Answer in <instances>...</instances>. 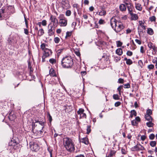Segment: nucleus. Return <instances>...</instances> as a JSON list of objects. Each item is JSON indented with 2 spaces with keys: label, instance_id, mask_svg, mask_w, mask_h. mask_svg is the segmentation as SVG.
<instances>
[{
  "label": "nucleus",
  "instance_id": "f257e3e1",
  "mask_svg": "<svg viewBox=\"0 0 157 157\" xmlns=\"http://www.w3.org/2000/svg\"><path fill=\"white\" fill-rule=\"evenodd\" d=\"M36 123L37 124H34V126H33L32 131L34 135H40L44 132V122L39 121L36 122Z\"/></svg>",
  "mask_w": 157,
  "mask_h": 157
},
{
  "label": "nucleus",
  "instance_id": "f03ea898",
  "mask_svg": "<svg viewBox=\"0 0 157 157\" xmlns=\"http://www.w3.org/2000/svg\"><path fill=\"white\" fill-rule=\"evenodd\" d=\"M110 24L112 27L117 33L120 32L124 28L122 23L117 21L113 17L111 19Z\"/></svg>",
  "mask_w": 157,
  "mask_h": 157
},
{
  "label": "nucleus",
  "instance_id": "7ed1b4c3",
  "mask_svg": "<svg viewBox=\"0 0 157 157\" xmlns=\"http://www.w3.org/2000/svg\"><path fill=\"white\" fill-rule=\"evenodd\" d=\"M63 145L66 150L72 152L75 150V144L72 140L68 137H66L63 140Z\"/></svg>",
  "mask_w": 157,
  "mask_h": 157
},
{
  "label": "nucleus",
  "instance_id": "20e7f679",
  "mask_svg": "<svg viewBox=\"0 0 157 157\" xmlns=\"http://www.w3.org/2000/svg\"><path fill=\"white\" fill-rule=\"evenodd\" d=\"M73 64V59L71 56H66L62 59L61 65L63 68H71Z\"/></svg>",
  "mask_w": 157,
  "mask_h": 157
},
{
  "label": "nucleus",
  "instance_id": "39448f33",
  "mask_svg": "<svg viewBox=\"0 0 157 157\" xmlns=\"http://www.w3.org/2000/svg\"><path fill=\"white\" fill-rule=\"evenodd\" d=\"M57 26L52 25L51 24H49L48 26V35L52 36L54 35L55 28Z\"/></svg>",
  "mask_w": 157,
  "mask_h": 157
},
{
  "label": "nucleus",
  "instance_id": "423d86ee",
  "mask_svg": "<svg viewBox=\"0 0 157 157\" xmlns=\"http://www.w3.org/2000/svg\"><path fill=\"white\" fill-rule=\"evenodd\" d=\"M50 20L51 21V22L49 24H51L52 25L57 26L58 24V20L55 16L51 15Z\"/></svg>",
  "mask_w": 157,
  "mask_h": 157
},
{
  "label": "nucleus",
  "instance_id": "0eeeda50",
  "mask_svg": "<svg viewBox=\"0 0 157 157\" xmlns=\"http://www.w3.org/2000/svg\"><path fill=\"white\" fill-rule=\"evenodd\" d=\"M59 24L60 26L65 27L67 24V20L65 17L60 19Z\"/></svg>",
  "mask_w": 157,
  "mask_h": 157
},
{
  "label": "nucleus",
  "instance_id": "6e6552de",
  "mask_svg": "<svg viewBox=\"0 0 157 157\" xmlns=\"http://www.w3.org/2000/svg\"><path fill=\"white\" fill-rule=\"evenodd\" d=\"M44 52L43 56L45 57L49 56L50 55H52V51L48 48L46 49L44 51Z\"/></svg>",
  "mask_w": 157,
  "mask_h": 157
},
{
  "label": "nucleus",
  "instance_id": "1a4fd4ad",
  "mask_svg": "<svg viewBox=\"0 0 157 157\" xmlns=\"http://www.w3.org/2000/svg\"><path fill=\"white\" fill-rule=\"evenodd\" d=\"M31 149L33 151H37L39 149V147L38 145L35 143L32 144L30 145Z\"/></svg>",
  "mask_w": 157,
  "mask_h": 157
},
{
  "label": "nucleus",
  "instance_id": "9d476101",
  "mask_svg": "<svg viewBox=\"0 0 157 157\" xmlns=\"http://www.w3.org/2000/svg\"><path fill=\"white\" fill-rule=\"evenodd\" d=\"M2 16L5 18H7L9 17L6 14V12L5 9H1L0 12V19L1 20L2 19Z\"/></svg>",
  "mask_w": 157,
  "mask_h": 157
},
{
  "label": "nucleus",
  "instance_id": "9b49d317",
  "mask_svg": "<svg viewBox=\"0 0 157 157\" xmlns=\"http://www.w3.org/2000/svg\"><path fill=\"white\" fill-rule=\"evenodd\" d=\"M129 13L131 15V18L132 20H136L138 19V17L136 14L133 13L132 12Z\"/></svg>",
  "mask_w": 157,
  "mask_h": 157
},
{
  "label": "nucleus",
  "instance_id": "f8f14e48",
  "mask_svg": "<svg viewBox=\"0 0 157 157\" xmlns=\"http://www.w3.org/2000/svg\"><path fill=\"white\" fill-rule=\"evenodd\" d=\"M119 8L120 10L122 11H125L126 10V7L124 4H121Z\"/></svg>",
  "mask_w": 157,
  "mask_h": 157
},
{
  "label": "nucleus",
  "instance_id": "ddd939ff",
  "mask_svg": "<svg viewBox=\"0 0 157 157\" xmlns=\"http://www.w3.org/2000/svg\"><path fill=\"white\" fill-rule=\"evenodd\" d=\"M13 149V145H9L7 147V150L8 152L10 153L12 152Z\"/></svg>",
  "mask_w": 157,
  "mask_h": 157
},
{
  "label": "nucleus",
  "instance_id": "4468645a",
  "mask_svg": "<svg viewBox=\"0 0 157 157\" xmlns=\"http://www.w3.org/2000/svg\"><path fill=\"white\" fill-rule=\"evenodd\" d=\"M49 74L51 76H56V75L55 70L53 69L52 68L50 70Z\"/></svg>",
  "mask_w": 157,
  "mask_h": 157
},
{
  "label": "nucleus",
  "instance_id": "2eb2a0df",
  "mask_svg": "<svg viewBox=\"0 0 157 157\" xmlns=\"http://www.w3.org/2000/svg\"><path fill=\"white\" fill-rule=\"evenodd\" d=\"M116 53L119 56H121L123 53L122 50L121 48H119L116 51Z\"/></svg>",
  "mask_w": 157,
  "mask_h": 157
},
{
  "label": "nucleus",
  "instance_id": "dca6fc26",
  "mask_svg": "<svg viewBox=\"0 0 157 157\" xmlns=\"http://www.w3.org/2000/svg\"><path fill=\"white\" fill-rule=\"evenodd\" d=\"M126 7L127 8L129 13H131L132 12L133 9V7L132 4H131L127 6Z\"/></svg>",
  "mask_w": 157,
  "mask_h": 157
},
{
  "label": "nucleus",
  "instance_id": "f3484780",
  "mask_svg": "<svg viewBox=\"0 0 157 157\" xmlns=\"http://www.w3.org/2000/svg\"><path fill=\"white\" fill-rule=\"evenodd\" d=\"M9 120L10 121L13 120L16 118V117L15 115L12 114V113H10L9 114L8 116Z\"/></svg>",
  "mask_w": 157,
  "mask_h": 157
},
{
  "label": "nucleus",
  "instance_id": "a211bd4d",
  "mask_svg": "<svg viewBox=\"0 0 157 157\" xmlns=\"http://www.w3.org/2000/svg\"><path fill=\"white\" fill-rule=\"evenodd\" d=\"M116 152V151L114 150H111L110 152L108 155H106V157H112L113 155L115 154Z\"/></svg>",
  "mask_w": 157,
  "mask_h": 157
},
{
  "label": "nucleus",
  "instance_id": "6ab92c4d",
  "mask_svg": "<svg viewBox=\"0 0 157 157\" xmlns=\"http://www.w3.org/2000/svg\"><path fill=\"white\" fill-rule=\"evenodd\" d=\"M48 47L47 45L45 43H42L40 45L41 48L43 51H44L46 49H47V47Z\"/></svg>",
  "mask_w": 157,
  "mask_h": 157
},
{
  "label": "nucleus",
  "instance_id": "aec40b11",
  "mask_svg": "<svg viewBox=\"0 0 157 157\" xmlns=\"http://www.w3.org/2000/svg\"><path fill=\"white\" fill-rule=\"evenodd\" d=\"M145 117L146 119L149 121H152V119L150 115L146 114L145 116Z\"/></svg>",
  "mask_w": 157,
  "mask_h": 157
},
{
  "label": "nucleus",
  "instance_id": "412c9836",
  "mask_svg": "<svg viewBox=\"0 0 157 157\" xmlns=\"http://www.w3.org/2000/svg\"><path fill=\"white\" fill-rule=\"evenodd\" d=\"M106 14V12L104 9H102L99 12L98 14L101 16H105Z\"/></svg>",
  "mask_w": 157,
  "mask_h": 157
},
{
  "label": "nucleus",
  "instance_id": "4be33fe9",
  "mask_svg": "<svg viewBox=\"0 0 157 157\" xmlns=\"http://www.w3.org/2000/svg\"><path fill=\"white\" fill-rule=\"evenodd\" d=\"M131 114L130 117L132 118L133 116H136V113L134 110H132L131 111Z\"/></svg>",
  "mask_w": 157,
  "mask_h": 157
},
{
  "label": "nucleus",
  "instance_id": "5701e85b",
  "mask_svg": "<svg viewBox=\"0 0 157 157\" xmlns=\"http://www.w3.org/2000/svg\"><path fill=\"white\" fill-rule=\"evenodd\" d=\"M82 142L86 144H89L88 139L86 137L82 139Z\"/></svg>",
  "mask_w": 157,
  "mask_h": 157
},
{
  "label": "nucleus",
  "instance_id": "b1692460",
  "mask_svg": "<svg viewBox=\"0 0 157 157\" xmlns=\"http://www.w3.org/2000/svg\"><path fill=\"white\" fill-rule=\"evenodd\" d=\"M135 7L136 9L140 11L142 10V8L141 7V5L139 3H136Z\"/></svg>",
  "mask_w": 157,
  "mask_h": 157
},
{
  "label": "nucleus",
  "instance_id": "393cba45",
  "mask_svg": "<svg viewBox=\"0 0 157 157\" xmlns=\"http://www.w3.org/2000/svg\"><path fill=\"white\" fill-rule=\"evenodd\" d=\"M44 33V30L43 29H40L38 30V35L39 36H42L43 35Z\"/></svg>",
  "mask_w": 157,
  "mask_h": 157
},
{
  "label": "nucleus",
  "instance_id": "a878e982",
  "mask_svg": "<svg viewBox=\"0 0 157 157\" xmlns=\"http://www.w3.org/2000/svg\"><path fill=\"white\" fill-rule=\"evenodd\" d=\"M140 147L139 145H136L132 148V150L133 151L139 150Z\"/></svg>",
  "mask_w": 157,
  "mask_h": 157
},
{
  "label": "nucleus",
  "instance_id": "bb28decb",
  "mask_svg": "<svg viewBox=\"0 0 157 157\" xmlns=\"http://www.w3.org/2000/svg\"><path fill=\"white\" fill-rule=\"evenodd\" d=\"M147 33L148 34L150 35H152L154 33L153 29L150 28H149L147 29Z\"/></svg>",
  "mask_w": 157,
  "mask_h": 157
},
{
  "label": "nucleus",
  "instance_id": "cd10ccee",
  "mask_svg": "<svg viewBox=\"0 0 157 157\" xmlns=\"http://www.w3.org/2000/svg\"><path fill=\"white\" fill-rule=\"evenodd\" d=\"M84 109L82 108L79 109V110L77 111V113L80 115L84 113Z\"/></svg>",
  "mask_w": 157,
  "mask_h": 157
},
{
  "label": "nucleus",
  "instance_id": "c85d7f7f",
  "mask_svg": "<svg viewBox=\"0 0 157 157\" xmlns=\"http://www.w3.org/2000/svg\"><path fill=\"white\" fill-rule=\"evenodd\" d=\"M146 125L149 127H151L153 126L154 124L152 122V121H149L146 123Z\"/></svg>",
  "mask_w": 157,
  "mask_h": 157
},
{
  "label": "nucleus",
  "instance_id": "c756f323",
  "mask_svg": "<svg viewBox=\"0 0 157 157\" xmlns=\"http://www.w3.org/2000/svg\"><path fill=\"white\" fill-rule=\"evenodd\" d=\"M139 24L142 27V29H146V26L144 25V23L142 21H140Z\"/></svg>",
  "mask_w": 157,
  "mask_h": 157
},
{
  "label": "nucleus",
  "instance_id": "7c9ffc66",
  "mask_svg": "<svg viewBox=\"0 0 157 157\" xmlns=\"http://www.w3.org/2000/svg\"><path fill=\"white\" fill-rule=\"evenodd\" d=\"M49 62L50 63L54 64L56 63V60L54 59L51 58L49 60Z\"/></svg>",
  "mask_w": 157,
  "mask_h": 157
},
{
  "label": "nucleus",
  "instance_id": "2f4dec72",
  "mask_svg": "<svg viewBox=\"0 0 157 157\" xmlns=\"http://www.w3.org/2000/svg\"><path fill=\"white\" fill-rule=\"evenodd\" d=\"M64 50V48L59 49L56 51V53L58 56H59L60 54L63 52Z\"/></svg>",
  "mask_w": 157,
  "mask_h": 157
},
{
  "label": "nucleus",
  "instance_id": "473e14b6",
  "mask_svg": "<svg viewBox=\"0 0 157 157\" xmlns=\"http://www.w3.org/2000/svg\"><path fill=\"white\" fill-rule=\"evenodd\" d=\"M47 114H48L47 117H48V119L50 122L51 123L52 121V117L49 112Z\"/></svg>",
  "mask_w": 157,
  "mask_h": 157
},
{
  "label": "nucleus",
  "instance_id": "72a5a7b5",
  "mask_svg": "<svg viewBox=\"0 0 157 157\" xmlns=\"http://www.w3.org/2000/svg\"><path fill=\"white\" fill-rule=\"evenodd\" d=\"M148 46L150 49H151L155 46L151 42H150L148 43Z\"/></svg>",
  "mask_w": 157,
  "mask_h": 157
},
{
  "label": "nucleus",
  "instance_id": "f704fd0d",
  "mask_svg": "<svg viewBox=\"0 0 157 157\" xmlns=\"http://www.w3.org/2000/svg\"><path fill=\"white\" fill-rule=\"evenodd\" d=\"M156 142L155 141H151L150 143V145L152 147H154L155 146Z\"/></svg>",
  "mask_w": 157,
  "mask_h": 157
},
{
  "label": "nucleus",
  "instance_id": "c9c22d12",
  "mask_svg": "<svg viewBox=\"0 0 157 157\" xmlns=\"http://www.w3.org/2000/svg\"><path fill=\"white\" fill-rule=\"evenodd\" d=\"M90 127H91V126H90L88 125L87 126V129H86V130H87L86 133L88 134H89V133L91 132V130Z\"/></svg>",
  "mask_w": 157,
  "mask_h": 157
},
{
  "label": "nucleus",
  "instance_id": "e433bc0d",
  "mask_svg": "<svg viewBox=\"0 0 157 157\" xmlns=\"http://www.w3.org/2000/svg\"><path fill=\"white\" fill-rule=\"evenodd\" d=\"M113 98L115 100H118L120 98L118 94H114L113 96Z\"/></svg>",
  "mask_w": 157,
  "mask_h": 157
},
{
  "label": "nucleus",
  "instance_id": "4c0bfd02",
  "mask_svg": "<svg viewBox=\"0 0 157 157\" xmlns=\"http://www.w3.org/2000/svg\"><path fill=\"white\" fill-rule=\"evenodd\" d=\"M126 63L127 65H130L132 63V61L130 59H128V60L126 62Z\"/></svg>",
  "mask_w": 157,
  "mask_h": 157
},
{
  "label": "nucleus",
  "instance_id": "58836bf2",
  "mask_svg": "<svg viewBox=\"0 0 157 157\" xmlns=\"http://www.w3.org/2000/svg\"><path fill=\"white\" fill-rule=\"evenodd\" d=\"M132 124L133 126L136 125L138 124V122L136 120H134L131 121Z\"/></svg>",
  "mask_w": 157,
  "mask_h": 157
},
{
  "label": "nucleus",
  "instance_id": "ea45409f",
  "mask_svg": "<svg viewBox=\"0 0 157 157\" xmlns=\"http://www.w3.org/2000/svg\"><path fill=\"white\" fill-rule=\"evenodd\" d=\"M131 4V3L130 1H126L124 2V4H125V5H126V7L127 6Z\"/></svg>",
  "mask_w": 157,
  "mask_h": 157
},
{
  "label": "nucleus",
  "instance_id": "a19ab883",
  "mask_svg": "<svg viewBox=\"0 0 157 157\" xmlns=\"http://www.w3.org/2000/svg\"><path fill=\"white\" fill-rule=\"evenodd\" d=\"M60 41L59 38L58 37H56L54 38V41L56 43H58Z\"/></svg>",
  "mask_w": 157,
  "mask_h": 157
},
{
  "label": "nucleus",
  "instance_id": "79ce46f5",
  "mask_svg": "<svg viewBox=\"0 0 157 157\" xmlns=\"http://www.w3.org/2000/svg\"><path fill=\"white\" fill-rule=\"evenodd\" d=\"M149 19L151 21H155L156 18L155 16H152L149 18Z\"/></svg>",
  "mask_w": 157,
  "mask_h": 157
},
{
  "label": "nucleus",
  "instance_id": "37998d69",
  "mask_svg": "<svg viewBox=\"0 0 157 157\" xmlns=\"http://www.w3.org/2000/svg\"><path fill=\"white\" fill-rule=\"evenodd\" d=\"M117 46L119 47L121 46L122 44V43L120 41H118L117 42Z\"/></svg>",
  "mask_w": 157,
  "mask_h": 157
},
{
  "label": "nucleus",
  "instance_id": "c03bdc74",
  "mask_svg": "<svg viewBox=\"0 0 157 157\" xmlns=\"http://www.w3.org/2000/svg\"><path fill=\"white\" fill-rule=\"evenodd\" d=\"M155 137V135L153 134H150L149 136V139L152 140L154 139Z\"/></svg>",
  "mask_w": 157,
  "mask_h": 157
},
{
  "label": "nucleus",
  "instance_id": "a18cd8bd",
  "mask_svg": "<svg viewBox=\"0 0 157 157\" xmlns=\"http://www.w3.org/2000/svg\"><path fill=\"white\" fill-rule=\"evenodd\" d=\"M41 23L43 26H45L47 25V21L46 20H43Z\"/></svg>",
  "mask_w": 157,
  "mask_h": 157
},
{
  "label": "nucleus",
  "instance_id": "49530a36",
  "mask_svg": "<svg viewBox=\"0 0 157 157\" xmlns=\"http://www.w3.org/2000/svg\"><path fill=\"white\" fill-rule=\"evenodd\" d=\"M71 13V12L70 10H67L66 12V16H70Z\"/></svg>",
  "mask_w": 157,
  "mask_h": 157
},
{
  "label": "nucleus",
  "instance_id": "de8ad7c7",
  "mask_svg": "<svg viewBox=\"0 0 157 157\" xmlns=\"http://www.w3.org/2000/svg\"><path fill=\"white\" fill-rule=\"evenodd\" d=\"M86 114L85 113H83L81 114L80 115V118H86Z\"/></svg>",
  "mask_w": 157,
  "mask_h": 157
},
{
  "label": "nucleus",
  "instance_id": "09e8293b",
  "mask_svg": "<svg viewBox=\"0 0 157 157\" xmlns=\"http://www.w3.org/2000/svg\"><path fill=\"white\" fill-rule=\"evenodd\" d=\"M130 87V85L129 83H128L127 84H124V87L125 88H128Z\"/></svg>",
  "mask_w": 157,
  "mask_h": 157
},
{
  "label": "nucleus",
  "instance_id": "8fccbe9b",
  "mask_svg": "<svg viewBox=\"0 0 157 157\" xmlns=\"http://www.w3.org/2000/svg\"><path fill=\"white\" fill-rule=\"evenodd\" d=\"M147 67L150 69H152L154 68V66L153 64H150Z\"/></svg>",
  "mask_w": 157,
  "mask_h": 157
},
{
  "label": "nucleus",
  "instance_id": "3c124183",
  "mask_svg": "<svg viewBox=\"0 0 157 157\" xmlns=\"http://www.w3.org/2000/svg\"><path fill=\"white\" fill-rule=\"evenodd\" d=\"M71 35V32H67L66 33L65 38H67L68 37L70 36Z\"/></svg>",
  "mask_w": 157,
  "mask_h": 157
},
{
  "label": "nucleus",
  "instance_id": "603ef678",
  "mask_svg": "<svg viewBox=\"0 0 157 157\" xmlns=\"http://www.w3.org/2000/svg\"><path fill=\"white\" fill-rule=\"evenodd\" d=\"M126 54L128 56H131L132 55V52L130 51H128L127 52Z\"/></svg>",
  "mask_w": 157,
  "mask_h": 157
},
{
  "label": "nucleus",
  "instance_id": "864d4df0",
  "mask_svg": "<svg viewBox=\"0 0 157 157\" xmlns=\"http://www.w3.org/2000/svg\"><path fill=\"white\" fill-rule=\"evenodd\" d=\"M152 113V111L150 109H148L147 111V114H148L151 115Z\"/></svg>",
  "mask_w": 157,
  "mask_h": 157
},
{
  "label": "nucleus",
  "instance_id": "5fc2aeb1",
  "mask_svg": "<svg viewBox=\"0 0 157 157\" xmlns=\"http://www.w3.org/2000/svg\"><path fill=\"white\" fill-rule=\"evenodd\" d=\"M121 104V103L120 101H117L115 103V106L116 107H118L120 106Z\"/></svg>",
  "mask_w": 157,
  "mask_h": 157
},
{
  "label": "nucleus",
  "instance_id": "6e6d98bb",
  "mask_svg": "<svg viewBox=\"0 0 157 157\" xmlns=\"http://www.w3.org/2000/svg\"><path fill=\"white\" fill-rule=\"evenodd\" d=\"M140 52L142 53L144 52L145 51L144 50V47L143 46H141L140 48Z\"/></svg>",
  "mask_w": 157,
  "mask_h": 157
},
{
  "label": "nucleus",
  "instance_id": "4d7b16f0",
  "mask_svg": "<svg viewBox=\"0 0 157 157\" xmlns=\"http://www.w3.org/2000/svg\"><path fill=\"white\" fill-rule=\"evenodd\" d=\"M152 49L153 53L155 52V53L157 51V48L155 46Z\"/></svg>",
  "mask_w": 157,
  "mask_h": 157
},
{
  "label": "nucleus",
  "instance_id": "13d9d810",
  "mask_svg": "<svg viewBox=\"0 0 157 157\" xmlns=\"http://www.w3.org/2000/svg\"><path fill=\"white\" fill-rule=\"evenodd\" d=\"M122 86H119L117 88V90H118V91H119V94H121V89L122 88Z\"/></svg>",
  "mask_w": 157,
  "mask_h": 157
},
{
  "label": "nucleus",
  "instance_id": "bf43d9fd",
  "mask_svg": "<svg viewBox=\"0 0 157 157\" xmlns=\"http://www.w3.org/2000/svg\"><path fill=\"white\" fill-rule=\"evenodd\" d=\"M48 150L49 152L50 153V157H52V150L50 149H49V148H48Z\"/></svg>",
  "mask_w": 157,
  "mask_h": 157
},
{
  "label": "nucleus",
  "instance_id": "052dcab7",
  "mask_svg": "<svg viewBox=\"0 0 157 157\" xmlns=\"http://www.w3.org/2000/svg\"><path fill=\"white\" fill-rule=\"evenodd\" d=\"M135 41L139 44H141V42L140 40L138 39H136Z\"/></svg>",
  "mask_w": 157,
  "mask_h": 157
},
{
  "label": "nucleus",
  "instance_id": "680f3d73",
  "mask_svg": "<svg viewBox=\"0 0 157 157\" xmlns=\"http://www.w3.org/2000/svg\"><path fill=\"white\" fill-rule=\"evenodd\" d=\"M118 82L120 83H123L124 80L122 78H120L118 79Z\"/></svg>",
  "mask_w": 157,
  "mask_h": 157
},
{
  "label": "nucleus",
  "instance_id": "e2e57ef3",
  "mask_svg": "<svg viewBox=\"0 0 157 157\" xmlns=\"http://www.w3.org/2000/svg\"><path fill=\"white\" fill-rule=\"evenodd\" d=\"M73 7L74 8H76L78 10V5L77 4H74L73 5Z\"/></svg>",
  "mask_w": 157,
  "mask_h": 157
},
{
  "label": "nucleus",
  "instance_id": "0e129e2a",
  "mask_svg": "<svg viewBox=\"0 0 157 157\" xmlns=\"http://www.w3.org/2000/svg\"><path fill=\"white\" fill-rule=\"evenodd\" d=\"M138 63L139 65L140 66V67H141L142 66L143 64V62H142V60H139L138 61Z\"/></svg>",
  "mask_w": 157,
  "mask_h": 157
},
{
  "label": "nucleus",
  "instance_id": "69168bd1",
  "mask_svg": "<svg viewBox=\"0 0 157 157\" xmlns=\"http://www.w3.org/2000/svg\"><path fill=\"white\" fill-rule=\"evenodd\" d=\"M104 22V20L102 19H100L99 21V23L100 24H102Z\"/></svg>",
  "mask_w": 157,
  "mask_h": 157
},
{
  "label": "nucleus",
  "instance_id": "338daca9",
  "mask_svg": "<svg viewBox=\"0 0 157 157\" xmlns=\"http://www.w3.org/2000/svg\"><path fill=\"white\" fill-rule=\"evenodd\" d=\"M146 136L144 135H143L141 136V139L142 140L144 141L146 139Z\"/></svg>",
  "mask_w": 157,
  "mask_h": 157
},
{
  "label": "nucleus",
  "instance_id": "774afa93",
  "mask_svg": "<svg viewBox=\"0 0 157 157\" xmlns=\"http://www.w3.org/2000/svg\"><path fill=\"white\" fill-rule=\"evenodd\" d=\"M135 120H136L138 123L140 121V119L139 117H136Z\"/></svg>",
  "mask_w": 157,
  "mask_h": 157
}]
</instances>
